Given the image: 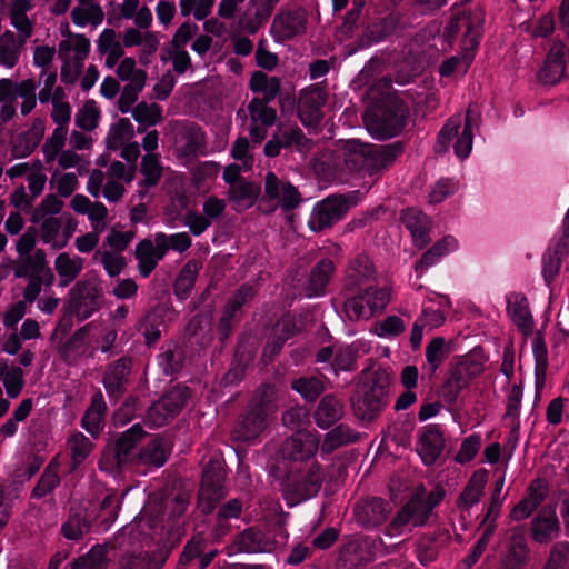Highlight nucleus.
Returning a JSON list of instances; mask_svg holds the SVG:
<instances>
[{
  "label": "nucleus",
  "mask_w": 569,
  "mask_h": 569,
  "mask_svg": "<svg viewBox=\"0 0 569 569\" xmlns=\"http://www.w3.org/2000/svg\"><path fill=\"white\" fill-rule=\"evenodd\" d=\"M483 24V11L480 7L475 6L458 12L447 24L445 37L451 39L458 33H462V51L459 56H455L443 61L440 66V74L450 77L453 74L462 76L469 69Z\"/></svg>",
  "instance_id": "nucleus-1"
},
{
  "label": "nucleus",
  "mask_w": 569,
  "mask_h": 569,
  "mask_svg": "<svg viewBox=\"0 0 569 569\" xmlns=\"http://www.w3.org/2000/svg\"><path fill=\"white\" fill-rule=\"evenodd\" d=\"M445 491L436 488L430 492L418 490L402 507L388 527L390 537L400 536L411 531V527H421L429 520L433 508L440 503Z\"/></svg>",
  "instance_id": "nucleus-2"
},
{
  "label": "nucleus",
  "mask_w": 569,
  "mask_h": 569,
  "mask_svg": "<svg viewBox=\"0 0 569 569\" xmlns=\"http://www.w3.org/2000/svg\"><path fill=\"white\" fill-rule=\"evenodd\" d=\"M389 385L390 378L385 370L366 373L352 398L356 416L366 421L375 419L387 405Z\"/></svg>",
  "instance_id": "nucleus-3"
},
{
  "label": "nucleus",
  "mask_w": 569,
  "mask_h": 569,
  "mask_svg": "<svg viewBox=\"0 0 569 569\" xmlns=\"http://www.w3.org/2000/svg\"><path fill=\"white\" fill-rule=\"evenodd\" d=\"M471 110L467 111L465 126L461 129L462 117L455 114L448 119L438 134L435 150L438 153L447 152L450 146H453L455 153L460 159H466L472 149V128L470 121Z\"/></svg>",
  "instance_id": "nucleus-4"
},
{
  "label": "nucleus",
  "mask_w": 569,
  "mask_h": 569,
  "mask_svg": "<svg viewBox=\"0 0 569 569\" xmlns=\"http://www.w3.org/2000/svg\"><path fill=\"white\" fill-rule=\"evenodd\" d=\"M358 293L345 302V312L351 320H368L381 312L389 303L391 289L388 286L369 284L357 289Z\"/></svg>",
  "instance_id": "nucleus-5"
},
{
  "label": "nucleus",
  "mask_w": 569,
  "mask_h": 569,
  "mask_svg": "<svg viewBox=\"0 0 569 569\" xmlns=\"http://www.w3.org/2000/svg\"><path fill=\"white\" fill-rule=\"evenodd\" d=\"M349 157L346 159L352 166L369 168H383L395 161L401 153V148L398 146H372L361 144L356 140L348 142Z\"/></svg>",
  "instance_id": "nucleus-6"
},
{
  "label": "nucleus",
  "mask_w": 569,
  "mask_h": 569,
  "mask_svg": "<svg viewBox=\"0 0 569 569\" xmlns=\"http://www.w3.org/2000/svg\"><path fill=\"white\" fill-rule=\"evenodd\" d=\"M406 109L399 103H391L379 113L367 117L368 131L378 139L397 136L405 127Z\"/></svg>",
  "instance_id": "nucleus-7"
},
{
  "label": "nucleus",
  "mask_w": 569,
  "mask_h": 569,
  "mask_svg": "<svg viewBox=\"0 0 569 569\" xmlns=\"http://www.w3.org/2000/svg\"><path fill=\"white\" fill-rule=\"evenodd\" d=\"M351 206L352 203L346 197H327L313 207L308 224L312 231H322L330 228L343 218Z\"/></svg>",
  "instance_id": "nucleus-8"
},
{
  "label": "nucleus",
  "mask_w": 569,
  "mask_h": 569,
  "mask_svg": "<svg viewBox=\"0 0 569 569\" xmlns=\"http://www.w3.org/2000/svg\"><path fill=\"white\" fill-rule=\"evenodd\" d=\"M142 437L143 430L141 426L133 425L129 428L116 440L113 450L103 453L99 461L100 469L113 473L127 461L130 451Z\"/></svg>",
  "instance_id": "nucleus-9"
},
{
  "label": "nucleus",
  "mask_w": 569,
  "mask_h": 569,
  "mask_svg": "<svg viewBox=\"0 0 569 569\" xmlns=\"http://www.w3.org/2000/svg\"><path fill=\"white\" fill-rule=\"evenodd\" d=\"M190 392L186 387H174L148 411V421L154 427H161L172 419L186 405Z\"/></svg>",
  "instance_id": "nucleus-10"
},
{
  "label": "nucleus",
  "mask_w": 569,
  "mask_h": 569,
  "mask_svg": "<svg viewBox=\"0 0 569 569\" xmlns=\"http://www.w3.org/2000/svg\"><path fill=\"white\" fill-rule=\"evenodd\" d=\"M326 100L327 92L319 84L310 86L300 92L298 114L303 126L316 127L320 123Z\"/></svg>",
  "instance_id": "nucleus-11"
},
{
  "label": "nucleus",
  "mask_w": 569,
  "mask_h": 569,
  "mask_svg": "<svg viewBox=\"0 0 569 569\" xmlns=\"http://www.w3.org/2000/svg\"><path fill=\"white\" fill-rule=\"evenodd\" d=\"M319 437L317 433L307 430H299L288 438L280 448L283 459L305 461L317 452Z\"/></svg>",
  "instance_id": "nucleus-12"
},
{
  "label": "nucleus",
  "mask_w": 569,
  "mask_h": 569,
  "mask_svg": "<svg viewBox=\"0 0 569 569\" xmlns=\"http://www.w3.org/2000/svg\"><path fill=\"white\" fill-rule=\"evenodd\" d=\"M164 233H156L153 239H144L136 247V258L140 274L147 278L166 254Z\"/></svg>",
  "instance_id": "nucleus-13"
},
{
  "label": "nucleus",
  "mask_w": 569,
  "mask_h": 569,
  "mask_svg": "<svg viewBox=\"0 0 569 569\" xmlns=\"http://www.w3.org/2000/svg\"><path fill=\"white\" fill-rule=\"evenodd\" d=\"M71 301L77 316L89 318L98 308L101 289L96 280H83L76 283L70 290Z\"/></svg>",
  "instance_id": "nucleus-14"
},
{
  "label": "nucleus",
  "mask_w": 569,
  "mask_h": 569,
  "mask_svg": "<svg viewBox=\"0 0 569 569\" xmlns=\"http://www.w3.org/2000/svg\"><path fill=\"white\" fill-rule=\"evenodd\" d=\"M266 197L284 210L296 208L300 203L298 190L289 182L281 181L273 172H268L264 181Z\"/></svg>",
  "instance_id": "nucleus-15"
},
{
  "label": "nucleus",
  "mask_w": 569,
  "mask_h": 569,
  "mask_svg": "<svg viewBox=\"0 0 569 569\" xmlns=\"http://www.w3.org/2000/svg\"><path fill=\"white\" fill-rule=\"evenodd\" d=\"M70 207L76 213L87 216L92 230L103 232L107 229L109 211L102 202L91 201L84 194H76L70 200Z\"/></svg>",
  "instance_id": "nucleus-16"
},
{
  "label": "nucleus",
  "mask_w": 569,
  "mask_h": 569,
  "mask_svg": "<svg viewBox=\"0 0 569 569\" xmlns=\"http://www.w3.org/2000/svg\"><path fill=\"white\" fill-rule=\"evenodd\" d=\"M376 280V270L366 254H358L353 258L347 270L345 277V284L348 290H356L373 284Z\"/></svg>",
  "instance_id": "nucleus-17"
},
{
  "label": "nucleus",
  "mask_w": 569,
  "mask_h": 569,
  "mask_svg": "<svg viewBox=\"0 0 569 569\" xmlns=\"http://www.w3.org/2000/svg\"><path fill=\"white\" fill-rule=\"evenodd\" d=\"M89 52V39L84 34L72 33L69 30L58 46V56L66 63L83 64Z\"/></svg>",
  "instance_id": "nucleus-18"
},
{
  "label": "nucleus",
  "mask_w": 569,
  "mask_h": 569,
  "mask_svg": "<svg viewBox=\"0 0 569 569\" xmlns=\"http://www.w3.org/2000/svg\"><path fill=\"white\" fill-rule=\"evenodd\" d=\"M417 452L427 466H431L441 455L443 438L436 426H426L419 435Z\"/></svg>",
  "instance_id": "nucleus-19"
},
{
  "label": "nucleus",
  "mask_w": 569,
  "mask_h": 569,
  "mask_svg": "<svg viewBox=\"0 0 569 569\" xmlns=\"http://www.w3.org/2000/svg\"><path fill=\"white\" fill-rule=\"evenodd\" d=\"M532 537L537 542L545 543L553 539L559 531V521L556 507L545 506L533 518L531 523Z\"/></svg>",
  "instance_id": "nucleus-20"
},
{
  "label": "nucleus",
  "mask_w": 569,
  "mask_h": 569,
  "mask_svg": "<svg viewBox=\"0 0 569 569\" xmlns=\"http://www.w3.org/2000/svg\"><path fill=\"white\" fill-rule=\"evenodd\" d=\"M96 46L98 53L104 57V66L108 69H113L124 56L123 42L119 40L114 29H103L96 40Z\"/></svg>",
  "instance_id": "nucleus-21"
},
{
  "label": "nucleus",
  "mask_w": 569,
  "mask_h": 569,
  "mask_svg": "<svg viewBox=\"0 0 569 569\" xmlns=\"http://www.w3.org/2000/svg\"><path fill=\"white\" fill-rule=\"evenodd\" d=\"M389 512V505L381 498L361 501L355 508L357 521L365 527H376L382 523Z\"/></svg>",
  "instance_id": "nucleus-22"
},
{
  "label": "nucleus",
  "mask_w": 569,
  "mask_h": 569,
  "mask_svg": "<svg viewBox=\"0 0 569 569\" xmlns=\"http://www.w3.org/2000/svg\"><path fill=\"white\" fill-rule=\"evenodd\" d=\"M40 239L53 250L63 249L70 241L74 228L67 226L62 229L59 218L44 219L40 222Z\"/></svg>",
  "instance_id": "nucleus-23"
},
{
  "label": "nucleus",
  "mask_w": 569,
  "mask_h": 569,
  "mask_svg": "<svg viewBox=\"0 0 569 569\" xmlns=\"http://www.w3.org/2000/svg\"><path fill=\"white\" fill-rule=\"evenodd\" d=\"M322 479L323 472L321 467L318 463H313L300 480L288 483V491L296 496L297 502L310 499L318 493Z\"/></svg>",
  "instance_id": "nucleus-24"
},
{
  "label": "nucleus",
  "mask_w": 569,
  "mask_h": 569,
  "mask_svg": "<svg viewBox=\"0 0 569 569\" xmlns=\"http://www.w3.org/2000/svg\"><path fill=\"white\" fill-rule=\"evenodd\" d=\"M33 9L31 0H12L9 6L10 24L17 30L18 36L30 38L33 33L34 23L28 13Z\"/></svg>",
  "instance_id": "nucleus-25"
},
{
  "label": "nucleus",
  "mask_w": 569,
  "mask_h": 569,
  "mask_svg": "<svg viewBox=\"0 0 569 569\" xmlns=\"http://www.w3.org/2000/svg\"><path fill=\"white\" fill-rule=\"evenodd\" d=\"M83 258L70 254L69 252L59 253L53 261L54 270L59 278V287L66 288L73 282L83 270Z\"/></svg>",
  "instance_id": "nucleus-26"
},
{
  "label": "nucleus",
  "mask_w": 569,
  "mask_h": 569,
  "mask_svg": "<svg viewBox=\"0 0 569 569\" xmlns=\"http://www.w3.org/2000/svg\"><path fill=\"white\" fill-rule=\"evenodd\" d=\"M28 38L16 34L12 30H6L0 36V63L7 69L14 68L21 57Z\"/></svg>",
  "instance_id": "nucleus-27"
},
{
  "label": "nucleus",
  "mask_w": 569,
  "mask_h": 569,
  "mask_svg": "<svg viewBox=\"0 0 569 569\" xmlns=\"http://www.w3.org/2000/svg\"><path fill=\"white\" fill-rule=\"evenodd\" d=\"M529 550L526 542V532L521 527L509 530V542L505 556L506 565L509 567H521L528 565Z\"/></svg>",
  "instance_id": "nucleus-28"
},
{
  "label": "nucleus",
  "mask_w": 569,
  "mask_h": 569,
  "mask_svg": "<svg viewBox=\"0 0 569 569\" xmlns=\"http://www.w3.org/2000/svg\"><path fill=\"white\" fill-rule=\"evenodd\" d=\"M51 270L48 267L43 250L38 249L32 256H19L13 266V274L16 278L30 279L34 274L39 276Z\"/></svg>",
  "instance_id": "nucleus-29"
},
{
  "label": "nucleus",
  "mask_w": 569,
  "mask_h": 569,
  "mask_svg": "<svg viewBox=\"0 0 569 569\" xmlns=\"http://www.w3.org/2000/svg\"><path fill=\"white\" fill-rule=\"evenodd\" d=\"M70 18L76 27L97 29L104 20V12L100 4L90 1L72 8Z\"/></svg>",
  "instance_id": "nucleus-30"
},
{
  "label": "nucleus",
  "mask_w": 569,
  "mask_h": 569,
  "mask_svg": "<svg viewBox=\"0 0 569 569\" xmlns=\"http://www.w3.org/2000/svg\"><path fill=\"white\" fill-rule=\"evenodd\" d=\"M46 121L42 118H34L31 121L30 129L19 136L13 144L12 152L17 157L29 156L43 138Z\"/></svg>",
  "instance_id": "nucleus-31"
},
{
  "label": "nucleus",
  "mask_w": 569,
  "mask_h": 569,
  "mask_svg": "<svg viewBox=\"0 0 569 569\" xmlns=\"http://www.w3.org/2000/svg\"><path fill=\"white\" fill-rule=\"evenodd\" d=\"M177 151L181 158H193L206 153L203 131L196 126L187 127L178 142Z\"/></svg>",
  "instance_id": "nucleus-32"
},
{
  "label": "nucleus",
  "mask_w": 569,
  "mask_h": 569,
  "mask_svg": "<svg viewBox=\"0 0 569 569\" xmlns=\"http://www.w3.org/2000/svg\"><path fill=\"white\" fill-rule=\"evenodd\" d=\"M402 222L410 231L415 244L419 248L425 247L428 241V219L417 209L410 208L402 212Z\"/></svg>",
  "instance_id": "nucleus-33"
},
{
  "label": "nucleus",
  "mask_w": 569,
  "mask_h": 569,
  "mask_svg": "<svg viewBox=\"0 0 569 569\" xmlns=\"http://www.w3.org/2000/svg\"><path fill=\"white\" fill-rule=\"evenodd\" d=\"M306 19L301 12H286L274 18L272 29L281 40L290 39L305 31Z\"/></svg>",
  "instance_id": "nucleus-34"
},
{
  "label": "nucleus",
  "mask_w": 569,
  "mask_h": 569,
  "mask_svg": "<svg viewBox=\"0 0 569 569\" xmlns=\"http://www.w3.org/2000/svg\"><path fill=\"white\" fill-rule=\"evenodd\" d=\"M488 480L486 470H477L470 477L463 491L460 493L457 505L460 509H470L479 502Z\"/></svg>",
  "instance_id": "nucleus-35"
},
{
  "label": "nucleus",
  "mask_w": 569,
  "mask_h": 569,
  "mask_svg": "<svg viewBox=\"0 0 569 569\" xmlns=\"http://www.w3.org/2000/svg\"><path fill=\"white\" fill-rule=\"evenodd\" d=\"M508 313L517 327L525 333L532 329V317L529 311L527 298L519 293H511L507 298Z\"/></svg>",
  "instance_id": "nucleus-36"
},
{
  "label": "nucleus",
  "mask_w": 569,
  "mask_h": 569,
  "mask_svg": "<svg viewBox=\"0 0 569 569\" xmlns=\"http://www.w3.org/2000/svg\"><path fill=\"white\" fill-rule=\"evenodd\" d=\"M140 171L143 176V180L139 183V194L141 198L148 192V189L154 187L162 174V167L159 161V157L156 153H147L141 161Z\"/></svg>",
  "instance_id": "nucleus-37"
},
{
  "label": "nucleus",
  "mask_w": 569,
  "mask_h": 569,
  "mask_svg": "<svg viewBox=\"0 0 569 569\" xmlns=\"http://www.w3.org/2000/svg\"><path fill=\"white\" fill-rule=\"evenodd\" d=\"M138 62L134 57L123 56L113 68L117 78L126 83L147 84L148 73Z\"/></svg>",
  "instance_id": "nucleus-38"
},
{
  "label": "nucleus",
  "mask_w": 569,
  "mask_h": 569,
  "mask_svg": "<svg viewBox=\"0 0 569 569\" xmlns=\"http://www.w3.org/2000/svg\"><path fill=\"white\" fill-rule=\"evenodd\" d=\"M335 264L331 260H320L311 270L308 281V296H318L323 292L325 287L331 279Z\"/></svg>",
  "instance_id": "nucleus-39"
},
{
  "label": "nucleus",
  "mask_w": 569,
  "mask_h": 569,
  "mask_svg": "<svg viewBox=\"0 0 569 569\" xmlns=\"http://www.w3.org/2000/svg\"><path fill=\"white\" fill-rule=\"evenodd\" d=\"M342 416V405L341 402L332 397L326 396L319 402V406L316 411V422L322 428H329L335 422H337Z\"/></svg>",
  "instance_id": "nucleus-40"
},
{
  "label": "nucleus",
  "mask_w": 569,
  "mask_h": 569,
  "mask_svg": "<svg viewBox=\"0 0 569 569\" xmlns=\"http://www.w3.org/2000/svg\"><path fill=\"white\" fill-rule=\"evenodd\" d=\"M107 406L101 393H96L82 418V427L92 436L99 433Z\"/></svg>",
  "instance_id": "nucleus-41"
},
{
  "label": "nucleus",
  "mask_w": 569,
  "mask_h": 569,
  "mask_svg": "<svg viewBox=\"0 0 569 569\" xmlns=\"http://www.w3.org/2000/svg\"><path fill=\"white\" fill-rule=\"evenodd\" d=\"M129 371L130 362L126 359H120L109 367L103 378V383L110 396H118L121 392Z\"/></svg>",
  "instance_id": "nucleus-42"
},
{
  "label": "nucleus",
  "mask_w": 569,
  "mask_h": 569,
  "mask_svg": "<svg viewBox=\"0 0 569 569\" xmlns=\"http://www.w3.org/2000/svg\"><path fill=\"white\" fill-rule=\"evenodd\" d=\"M72 107L68 100V93L64 88L57 87L52 99L51 119L57 124L56 128H67L71 121Z\"/></svg>",
  "instance_id": "nucleus-43"
},
{
  "label": "nucleus",
  "mask_w": 569,
  "mask_h": 569,
  "mask_svg": "<svg viewBox=\"0 0 569 569\" xmlns=\"http://www.w3.org/2000/svg\"><path fill=\"white\" fill-rule=\"evenodd\" d=\"M250 88L253 92L262 96V101H272L280 91V80L277 77H269L257 71L250 79Z\"/></svg>",
  "instance_id": "nucleus-44"
},
{
  "label": "nucleus",
  "mask_w": 569,
  "mask_h": 569,
  "mask_svg": "<svg viewBox=\"0 0 569 569\" xmlns=\"http://www.w3.org/2000/svg\"><path fill=\"white\" fill-rule=\"evenodd\" d=\"M120 12L124 19L132 20L138 28H149L153 21L151 10L147 6L139 7V0H123Z\"/></svg>",
  "instance_id": "nucleus-45"
},
{
  "label": "nucleus",
  "mask_w": 569,
  "mask_h": 569,
  "mask_svg": "<svg viewBox=\"0 0 569 569\" xmlns=\"http://www.w3.org/2000/svg\"><path fill=\"white\" fill-rule=\"evenodd\" d=\"M266 426V417L261 410L250 412L236 428V435L243 441H250L256 439L264 430Z\"/></svg>",
  "instance_id": "nucleus-46"
},
{
  "label": "nucleus",
  "mask_w": 569,
  "mask_h": 569,
  "mask_svg": "<svg viewBox=\"0 0 569 569\" xmlns=\"http://www.w3.org/2000/svg\"><path fill=\"white\" fill-rule=\"evenodd\" d=\"M567 250V242L558 241L552 249L543 256L542 276L547 284H550L559 273L561 259Z\"/></svg>",
  "instance_id": "nucleus-47"
},
{
  "label": "nucleus",
  "mask_w": 569,
  "mask_h": 569,
  "mask_svg": "<svg viewBox=\"0 0 569 569\" xmlns=\"http://www.w3.org/2000/svg\"><path fill=\"white\" fill-rule=\"evenodd\" d=\"M223 473L220 468L218 470L206 469L202 476L199 498L203 500H218L221 497Z\"/></svg>",
  "instance_id": "nucleus-48"
},
{
  "label": "nucleus",
  "mask_w": 569,
  "mask_h": 569,
  "mask_svg": "<svg viewBox=\"0 0 569 569\" xmlns=\"http://www.w3.org/2000/svg\"><path fill=\"white\" fill-rule=\"evenodd\" d=\"M228 197L238 209H248L258 197V187L250 182H239L230 187Z\"/></svg>",
  "instance_id": "nucleus-49"
},
{
  "label": "nucleus",
  "mask_w": 569,
  "mask_h": 569,
  "mask_svg": "<svg viewBox=\"0 0 569 569\" xmlns=\"http://www.w3.org/2000/svg\"><path fill=\"white\" fill-rule=\"evenodd\" d=\"M169 448L162 439L151 440L140 452L139 461L143 465L160 468L164 465Z\"/></svg>",
  "instance_id": "nucleus-50"
},
{
  "label": "nucleus",
  "mask_w": 569,
  "mask_h": 569,
  "mask_svg": "<svg viewBox=\"0 0 569 569\" xmlns=\"http://www.w3.org/2000/svg\"><path fill=\"white\" fill-rule=\"evenodd\" d=\"M134 137V128L127 118L119 119L111 128L107 136V146L110 149H118L129 142Z\"/></svg>",
  "instance_id": "nucleus-51"
},
{
  "label": "nucleus",
  "mask_w": 569,
  "mask_h": 569,
  "mask_svg": "<svg viewBox=\"0 0 569 569\" xmlns=\"http://www.w3.org/2000/svg\"><path fill=\"white\" fill-rule=\"evenodd\" d=\"M94 510L88 511L83 518L79 515H72L61 530L63 536L70 540H77L88 532L91 522L97 518Z\"/></svg>",
  "instance_id": "nucleus-52"
},
{
  "label": "nucleus",
  "mask_w": 569,
  "mask_h": 569,
  "mask_svg": "<svg viewBox=\"0 0 569 569\" xmlns=\"http://www.w3.org/2000/svg\"><path fill=\"white\" fill-rule=\"evenodd\" d=\"M200 268V262L190 260L180 271L174 283V292L180 299H184L191 291Z\"/></svg>",
  "instance_id": "nucleus-53"
},
{
  "label": "nucleus",
  "mask_w": 569,
  "mask_h": 569,
  "mask_svg": "<svg viewBox=\"0 0 569 569\" xmlns=\"http://www.w3.org/2000/svg\"><path fill=\"white\" fill-rule=\"evenodd\" d=\"M482 371V362L476 356L463 357L457 365L452 377L457 381V388L461 389L468 380Z\"/></svg>",
  "instance_id": "nucleus-54"
},
{
  "label": "nucleus",
  "mask_w": 569,
  "mask_h": 569,
  "mask_svg": "<svg viewBox=\"0 0 569 569\" xmlns=\"http://www.w3.org/2000/svg\"><path fill=\"white\" fill-rule=\"evenodd\" d=\"M132 118L143 127H152L162 121V108L157 103L139 102L131 110Z\"/></svg>",
  "instance_id": "nucleus-55"
},
{
  "label": "nucleus",
  "mask_w": 569,
  "mask_h": 569,
  "mask_svg": "<svg viewBox=\"0 0 569 569\" xmlns=\"http://www.w3.org/2000/svg\"><path fill=\"white\" fill-rule=\"evenodd\" d=\"M38 83L34 79L28 78L17 83L16 97L22 101L20 103V113L26 117L31 113L37 107V90Z\"/></svg>",
  "instance_id": "nucleus-56"
},
{
  "label": "nucleus",
  "mask_w": 569,
  "mask_h": 569,
  "mask_svg": "<svg viewBox=\"0 0 569 569\" xmlns=\"http://www.w3.org/2000/svg\"><path fill=\"white\" fill-rule=\"evenodd\" d=\"M63 201L54 194H47L31 213V222L39 223L44 219H54L63 209Z\"/></svg>",
  "instance_id": "nucleus-57"
},
{
  "label": "nucleus",
  "mask_w": 569,
  "mask_h": 569,
  "mask_svg": "<svg viewBox=\"0 0 569 569\" xmlns=\"http://www.w3.org/2000/svg\"><path fill=\"white\" fill-rule=\"evenodd\" d=\"M214 0H179V11L183 18L193 17L197 21L206 20L212 12Z\"/></svg>",
  "instance_id": "nucleus-58"
},
{
  "label": "nucleus",
  "mask_w": 569,
  "mask_h": 569,
  "mask_svg": "<svg viewBox=\"0 0 569 569\" xmlns=\"http://www.w3.org/2000/svg\"><path fill=\"white\" fill-rule=\"evenodd\" d=\"M234 548L240 552H262L268 550V543L259 531L248 529L237 536Z\"/></svg>",
  "instance_id": "nucleus-59"
},
{
  "label": "nucleus",
  "mask_w": 569,
  "mask_h": 569,
  "mask_svg": "<svg viewBox=\"0 0 569 569\" xmlns=\"http://www.w3.org/2000/svg\"><path fill=\"white\" fill-rule=\"evenodd\" d=\"M278 136L282 147H296L300 152L308 151L310 149V140L307 139L297 126H281L278 131Z\"/></svg>",
  "instance_id": "nucleus-60"
},
{
  "label": "nucleus",
  "mask_w": 569,
  "mask_h": 569,
  "mask_svg": "<svg viewBox=\"0 0 569 569\" xmlns=\"http://www.w3.org/2000/svg\"><path fill=\"white\" fill-rule=\"evenodd\" d=\"M0 380L3 382L7 395L16 398L23 387V371L18 367L0 365Z\"/></svg>",
  "instance_id": "nucleus-61"
},
{
  "label": "nucleus",
  "mask_w": 569,
  "mask_h": 569,
  "mask_svg": "<svg viewBox=\"0 0 569 569\" xmlns=\"http://www.w3.org/2000/svg\"><path fill=\"white\" fill-rule=\"evenodd\" d=\"M28 283L23 289L22 297L26 303L34 302L42 291V287H51L54 282L52 270H48L42 274L27 279Z\"/></svg>",
  "instance_id": "nucleus-62"
},
{
  "label": "nucleus",
  "mask_w": 569,
  "mask_h": 569,
  "mask_svg": "<svg viewBox=\"0 0 569 569\" xmlns=\"http://www.w3.org/2000/svg\"><path fill=\"white\" fill-rule=\"evenodd\" d=\"M446 340L436 337L426 347V369L432 375L446 359Z\"/></svg>",
  "instance_id": "nucleus-63"
},
{
  "label": "nucleus",
  "mask_w": 569,
  "mask_h": 569,
  "mask_svg": "<svg viewBox=\"0 0 569 569\" xmlns=\"http://www.w3.org/2000/svg\"><path fill=\"white\" fill-rule=\"evenodd\" d=\"M68 134V129L60 127L54 128L50 137L47 138L42 146V152L47 162L54 161L59 154L63 151Z\"/></svg>",
  "instance_id": "nucleus-64"
}]
</instances>
